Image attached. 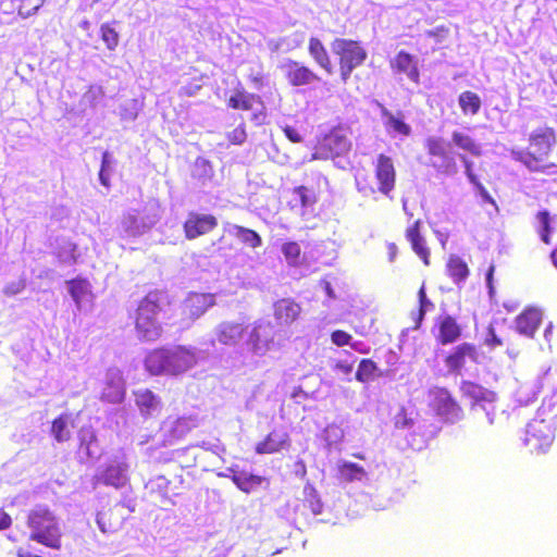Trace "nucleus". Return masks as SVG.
<instances>
[{
    "instance_id": "obj_1",
    "label": "nucleus",
    "mask_w": 557,
    "mask_h": 557,
    "mask_svg": "<svg viewBox=\"0 0 557 557\" xmlns=\"http://www.w3.org/2000/svg\"><path fill=\"white\" fill-rule=\"evenodd\" d=\"M556 144V131L550 126H541L528 135L527 146L512 149L511 156L532 172L557 174V163L550 160Z\"/></svg>"
},
{
    "instance_id": "obj_2",
    "label": "nucleus",
    "mask_w": 557,
    "mask_h": 557,
    "mask_svg": "<svg viewBox=\"0 0 557 557\" xmlns=\"http://www.w3.org/2000/svg\"><path fill=\"white\" fill-rule=\"evenodd\" d=\"M165 290L152 289L140 298L128 317L133 321L136 337L140 342H156L163 334L162 315L170 306Z\"/></svg>"
},
{
    "instance_id": "obj_3",
    "label": "nucleus",
    "mask_w": 557,
    "mask_h": 557,
    "mask_svg": "<svg viewBox=\"0 0 557 557\" xmlns=\"http://www.w3.org/2000/svg\"><path fill=\"white\" fill-rule=\"evenodd\" d=\"M197 364L194 348L177 345L153 348L145 357L146 371L153 375H180Z\"/></svg>"
},
{
    "instance_id": "obj_4",
    "label": "nucleus",
    "mask_w": 557,
    "mask_h": 557,
    "mask_svg": "<svg viewBox=\"0 0 557 557\" xmlns=\"http://www.w3.org/2000/svg\"><path fill=\"white\" fill-rule=\"evenodd\" d=\"M374 178L366 170L355 174L357 191L367 198H374L379 193L388 199H393V191L396 188L397 172L393 159L385 154H377L374 163Z\"/></svg>"
},
{
    "instance_id": "obj_5",
    "label": "nucleus",
    "mask_w": 557,
    "mask_h": 557,
    "mask_svg": "<svg viewBox=\"0 0 557 557\" xmlns=\"http://www.w3.org/2000/svg\"><path fill=\"white\" fill-rule=\"evenodd\" d=\"M27 525L32 530L29 540L52 549L62 547V532L55 517L48 508L38 507L32 510L27 518Z\"/></svg>"
},
{
    "instance_id": "obj_6",
    "label": "nucleus",
    "mask_w": 557,
    "mask_h": 557,
    "mask_svg": "<svg viewBox=\"0 0 557 557\" xmlns=\"http://www.w3.org/2000/svg\"><path fill=\"white\" fill-rule=\"evenodd\" d=\"M331 47L337 58L341 81L346 84L354 70L366 62L367 49L361 41L346 38H335Z\"/></svg>"
},
{
    "instance_id": "obj_7",
    "label": "nucleus",
    "mask_w": 557,
    "mask_h": 557,
    "mask_svg": "<svg viewBox=\"0 0 557 557\" xmlns=\"http://www.w3.org/2000/svg\"><path fill=\"white\" fill-rule=\"evenodd\" d=\"M351 148L347 131L343 127H334L329 133L318 138L312 153L314 160H329L343 156Z\"/></svg>"
},
{
    "instance_id": "obj_8",
    "label": "nucleus",
    "mask_w": 557,
    "mask_h": 557,
    "mask_svg": "<svg viewBox=\"0 0 557 557\" xmlns=\"http://www.w3.org/2000/svg\"><path fill=\"white\" fill-rule=\"evenodd\" d=\"M429 395L430 408L444 422L455 423L462 418V408L446 387L436 386L430 389Z\"/></svg>"
},
{
    "instance_id": "obj_9",
    "label": "nucleus",
    "mask_w": 557,
    "mask_h": 557,
    "mask_svg": "<svg viewBox=\"0 0 557 557\" xmlns=\"http://www.w3.org/2000/svg\"><path fill=\"white\" fill-rule=\"evenodd\" d=\"M258 106L261 110L252 114V120L259 121L265 117V104L261 96L249 92L240 83L226 99V107L237 111H251Z\"/></svg>"
},
{
    "instance_id": "obj_10",
    "label": "nucleus",
    "mask_w": 557,
    "mask_h": 557,
    "mask_svg": "<svg viewBox=\"0 0 557 557\" xmlns=\"http://www.w3.org/2000/svg\"><path fill=\"white\" fill-rule=\"evenodd\" d=\"M467 360L479 363L480 355L478 347L468 342L455 346L444 358V363L449 373L460 375L466 367Z\"/></svg>"
},
{
    "instance_id": "obj_11",
    "label": "nucleus",
    "mask_w": 557,
    "mask_h": 557,
    "mask_svg": "<svg viewBox=\"0 0 557 557\" xmlns=\"http://www.w3.org/2000/svg\"><path fill=\"white\" fill-rule=\"evenodd\" d=\"M553 442L549 425L544 420H532L525 428L524 444L531 453L546 450Z\"/></svg>"
},
{
    "instance_id": "obj_12",
    "label": "nucleus",
    "mask_w": 557,
    "mask_h": 557,
    "mask_svg": "<svg viewBox=\"0 0 557 557\" xmlns=\"http://www.w3.org/2000/svg\"><path fill=\"white\" fill-rule=\"evenodd\" d=\"M282 70L289 86L300 87L319 83L321 77L309 66L295 60H287Z\"/></svg>"
},
{
    "instance_id": "obj_13",
    "label": "nucleus",
    "mask_w": 557,
    "mask_h": 557,
    "mask_svg": "<svg viewBox=\"0 0 557 557\" xmlns=\"http://www.w3.org/2000/svg\"><path fill=\"white\" fill-rule=\"evenodd\" d=\"M218 226V219L213 214L190 212L183 223L184 235L193 240L211 233Z\"/></svg>"
},
{
    "instance_id": "obj_14",
    "label": "nucleus",
    "mask_w": 557,
    "mask_h": 557,
    "mask_svg": "<svg viewBox=\"0 0 557 557\" xmlns=\"http://www.w3.org/2000/svg\"><path fill=\"white\" fill-rule=\"evenodd\" d=\"M543 310L536 306H527L515 319V329L528 338H534L543 322Z\"/></svg>"
},
{
    "instance_id": "obj_15",
    "label": "nucleus",
    "mask_w": 557,
    "mask_h": 557,
    "mask_svg": "<svg viewBox=\"0 0 557 557\" xmlns=\"http://www.w3.org/2000/svg\"><path fill=\"white\" fill-rule=\"evenodd\" d=\"M424 148L429 156L436 157L442 160V164L437 168L438 171L446 175L457 173V164L453 157L447 151V144L441 137H428L424 141Z\"/></svg>"
},
{
    "instance_id": "obj_16",
    "label": "nucleus",
    "mask_w": 557,
    "mask_h": 557,
    "mask_svg": "<svg viewBox=\"0 0 557 557\" xmlns=\"http://www.w3.org/2000/svg\"><path fill=\"white\" fill-rule=\"evenodd\" d=\"M214 302L213 294L190 293L183 302V314L194 321L200 318Z\"/></svg>"
},
{
    "instance_id": "obj_17",
    "label": "nucleus",
    "mask_w": 557,
    "mask_h": 557,
    "mask_svg": "<svg viewBox=\"0 0 557 557\" xmlns=\"http://www.w3.org/2000/svg\"><path fill=\"white\" fill-rule=\"evenodd\" d=\"M435 326L437 329L435 341L437 344L443 346L457 342L462 335L461 325L449 314L440 315L436 320Z\"/></svg>"
},
{
    "instance_id": "obj_18",
    "label": "nucleus",
    "mask_w": 557,
    "mask_h": 557,
    "mask_svg": "<svg viewBox=\"0 0 557 557\" xmlns=\"http://www.w3.org/2000/svg\"><path fill=\"white\" fill-rule=\"evenodd\" d=\"M300 314L301 306L293 298H282L273 304V317L278 326H289Z\"/></svg>"
},
{
    "instance_id": "obj_19",
    "label": "nucleus",
    "mask_w": 557,
    "mask_h": 557,
    "mask_svg": "<svg viewBox=\"0 0 557 557\" xmlns=\"http://www.w3.org/2000/svg\"><path fill=\"white\" fill-rule=\"evenodd\" d=\"M394 73L405 74L416 85L420 84V71L417 60L407 51H399L389 62Z\"/></svg>"
},
{
    "instance_id": "obj_20",
    "label": "nucleus",
    "mask_w": 557,
    "mask_h": 557,
    "mask_svg": "<svg viewBox=\"0 0 557 557\" xmlns=\"http://www.w3.org/2000/svg\"><path fill=\"white\" fill-rule=\"evenodd\" d=\"M287 447H289L288 434L273 430L262 441L257 443L255 451L259 455H269L278 453Z\"/></svg>"
},
{
    "instance_id": "obj_21",
    "label": "nucleus",
    "mask_w": 557,
    "mask_h": 557,
    "mask_svg": "<svg viewBox=\"0 0 557 557\" xmlns=\"http://www.w3.org/2000/svg\"><path fill=\"white\" fill-rule=\"evenodd\" d=\"M245 331L243 323L225 321L216 326L215 338L222 345L233 346L243 338Z\"/></svg>"
},
{
    "instance_id": "obj_22",
    "label": "nucleus",
    "mask_w": 557,
    "mask_h": 557,
    "mask_svg": "<svg viewBox=\"0 0 557 557\" xmlns=\"http://www.w3.org/2000/svg\"><path fill=\"white\" fill-rule=\"evenodd\" d=\"M421 221H414L407 227L405 236L410 243L412 250L423 261L424 265H430V249L426 247L425 240L421 235Z\"/></svg>"
},
{
    "instance_id": "obj_23",
    "label": "nucleus",
    "mask_w": 557,
    "mask_h": 557,
    "mask_svg": "<svg viewBox=\"0 0 557 557\" xmlns=\"http://www.w3.org/2000/svg\"><path fill=\"white\" fill-rule=\"evenodd\" d=\"M273 338L268 333L263 324H256L249 333L247 345L250 350L259 356H263L271 347Z\"/></svg>"
},
{
    "instance_id": "obj_24",
    "label": "nucleus",
    "mask_w": 557,
    "mask_h": 557,
    "mask_svg": "<svg viewBox=\"0 0 557 557\" xmlns=\"http://www.w3.org/2000/svg\"><path fill=\"white\" fill-rule=\"evenodd\" d=\"M308 52L313 59V61L326 73L333 74L334 67L330 58V54L322 44V41L317 37H311L308 42Z\"/></svg>"
},
{
    "instance_id": "obj_25",
    "label": "nucleus",
    "mask_w": 557,
    "mask_h": 557,
    "mask_svg": "<svg viewBox=\"0 0 557 557\" xmlns=\"http://www.w3.org/2000/svg\"><path fill=\"white\" fill-rule=\"evenodd\" d=\"M101 480L106 485H111L115 488L123 487L128 481L126 466L119 462L108 465L101 474Z\"/></svg>"
},
{
    "instance_id": "obj_26",
    "label": "nucleus",
    "mask_w": 557,
    "mask_h": 557,
    "mask_svg": "<svg viewBox=\"0 0 557 557\" xmlns=\"http://www.w3.org/2000/svg\"><path fill=\"white\" fill-rule=\"evenodd\" d=\"M294 199L290 202L292 208H308L318 202V193L308 186L300 185L292 190Z\"/></svg>"
},
{
    "instance_id": "obj_27",
    "label": "nucleus",
    "mask_w": 557,
    "mask_h": 557,
    "mask_svg": "<svg viewBox=\"0 0 557 557\" xmlns=\"http://www.w3.org/2000/svg\"><path fill=\"white\" fill-rule=\"evenodd\" d=\"M451 140L457 148L468 152L469 154L473 157L482 156L481 145L476 143L475 139L472 138L470 135L459 131H455L451 134Z\"/></svg>"
},
{
    "instance_id": "obj_28",
    "label": "nucleus",
    "mask_w": 557,
    "mask_h": 557,
    "mask_svg": "<svg viewBox=\"0 0 557 557\" xmlns=\"http://www.w3.org/2000/svg\"><path fill=\"white\" fill-rule=\"evenodd\" d=\"M460 391L463 396L474 400V403L491 401L494 399V394L483 386L472 381H462L460 384Z\"/></svg>"
},
{
    "instance_id": "obj_29",
    "label": "nucleus",
    "mask_w": 557,
    "mask_h": 557,
    "mask_svg": "<svg viewBox=\"0 0 557 557\" xmlns=\"http://www.w3.org/2000/svg\"><path fill=\"white\" fill-rule=\"evenodd\" d=\"M458 104L463 115H476L481 110L482 100L476 92L465 90L458 97Z\"/></svg>"
},
{
    "instance_id": "obj_30",
    "label": "nucleus",
    "mask_w": 557,
    "mask_h": 557,
    "mask_svg": "<svg viewBox=\"0 0 557 557\" xmlns=\"http://www.w3.org/2000/svg\"><path fill=\"white\" fill-rule=\"evenodd\" d=\"M484 343L487 347L491 349H495L497 347L507 345V354L510 357H517L520 354L519 346L515 343H512L509 338H503L498 336L495 332V329L490 325L487 327L486 337L484 339Z\"/></svg>"
},
{
    "instance_id": "obj_31",
    "label": "nucleus",
    "mask_w": 557,
    "mask_h": 557,
    "mask_svg": "<svg viewBox=\"0 0 557 557\" xmlns=\"http://www.w3.org/2000/svg\"><path fill=\"white\" fill-rule=\"evenodd\" d=\"M123 518L114 508L102 510L97 515V523L102 532H114L122 525Z\"/></svg>"
},
{
    "instance_id": "obj_32",
    "label": "nucleus",
    "mask_w": 557,
    "mask_h": 557,
    "mask_svg": "<svg viewBox=\"0 0 557 557\" xmlns=\"http://www.w3.org/2000/svg\"><path fill=\"white\" fill-rule=\"evenodd\" d=\"M382 115L384 117V125L387 129H391L401 136H409L411 134V127L404 121L400 112L395 115L391 111L384 109L382 111Z\"/></svg>"
},
{
    "instance_id": "obj_33",
    "label": "nucleus",
    "mask_w": 557,
    "mask_h": 557,
    "mask_svg": "<svg viewBox=\"0 0 557 557\" xmlns=\"http://www.w3.org/2000/svg\"><path fill=\"white\" fill-rule=\"evenodd\" d=\"M337 474L341 482L349 483L362 480L366 476V471L357 463L344 461L338 465Z\"/></svg>"
},
{
    "instance_id": "obj_34",
    "label": "nucleus",
    "mask_w": 557,
    "mask_h": 557,
    "mask_svg": "<svg viewBox=\"0 0 557 557\" xmlns=\"http://www.w3.org/2000/svg\"><path fill=\"white\" fill-rule=\"evenodd\" d=\"M447 275L454 283L463 282L469 275L467 263L458 256H450L446 265Z\"/></svg>"
},
{
    "instance_id": "obj_35",
    "label": "nucleus",
    "mask_w": 557,
    "mask_h": 557,
    "mask_svg": "<svg viewBox=\"0 0 557 557\" xmlns=\"http://www.w3.org/2000/svg\"><path fill=\"white\" fill-rule=\"evenodd\" d=\"M135 404L144 416H150L157 408L158 397L150 389L135 392Z\"/></svg>"
},
{
    "instance_id": "obj_36",
    "label": "nucleus",
    "mask_w": 557,
    "mask_h": 557,
    "mask_svg": "<svg viewBox=\"0 0 557 557\" xmlns=\"http://www.w3.org/2000/svg\"><path fill=\"white\" fill-rule=\"evenodd\" d=\"M69 423L70 416L66 413L60 414L51 422V434L57 442L63 443L71 438Z\"/></svg>"
},
{
    "instance_id": "obj_37",
    "label": "nucleus",
    "mask_w": 557,
    "mask_h": 557,
    "mask_svg": "<svg viewBox=\"0 0 557 557\" xmlns=\"http://www.w3.org/2000/svg\"><path fill=\"white\" fill-rule=\"evenodd\" d=\"M232 481L240 491L245 493H250L252 490H255L262 483V478L259 475L239 472L233 474Z\"/></svg>"
},
{
    "instance_id": "obj_38",
    "label": "nucleus",
    "mask_w": 557,
    "mask_h": 557,
    "mask_svg": "<svg viewBox=\"0 0 557 557\" xmlns=\"http://www.w3.org/2000/svg\"><path fill=\"white\" fill-rule=\"evenodd\" d=\"M536 220L539 222L537 234L541 240L549 245L552 243V226H550V214L547 210H542L536 213Z\"/></svg>"
},
{
    "instance_id": "obj_39",
    "label": "nucleus",
    "mask_w": 557,
    "mask_h": 557,
    "mask_svg": "<svg viewBox=\"0 0 557 557\" xmlns=\"http://www.w3.org/2000/svg\"><path fill=\"white\" fill-rule=\"evenodd\" d=\"M233 230L239 240L249 247L258 248L262 245V239L256 231L240 225H234Z\"/></svg>"
},
{
    "instance_id": "obj_40",
    "label": "nucleus",
    "mask_w": 557,
    "mask_h": 557,
    "mask_svg": "<svg viewBox=\"0 0 557 557\" xmlns=\"http://www.w3.org/2000/svg\"><path fill=\"white\" fill-rule=\"evenodd\" d=\"M377 366L372 359H362L359 362L355 377L360 383H367L375 377Z\"/></svg>"
},
{
    "instance_id": "obj_41",
    "label": "nucleus",
    "mask_w": 557,
    "mask_h": 557,
    "mask_svg": "<svg viewBox=\"0 0 557 557\" xmlns=\"http://www.w3.org/2000/svg\"><path fill=\"white\" fill-rule=\"evenodd\" d=\"M100 38L110 51H114L120 42V35L109 23H103L99 29Z\"/></svg>"
},
{
    "instance_id": "obj_42",
    "label": "nucleus",
    "mask_w": 557,
    "mask_h": 557,
    "mask_svg": "<svg viewBox=\"0 0 557 557\" xmlns=\"http://www.w3.org/2000/svg\"><path fill=\"white\" fill-rule=\"evenodd\" d=\"M281 251L289 265L297 267L301 263V248L298 243L286 242L282 245Z\"/></svg>"
},
{
    "instance_id": "obj_43",
    "label": "nucleus",
    "mask_w": 557,
    "mask_h": 557,
    "mask_svg": "<svg viewBox=\"0 0 557 557\" xmlns=\"http://www.w3.org/2000/svg\"><path fill=\"white\" fill-rule=\"evenodd\" d=\"M122 227L125 233L136 236L141 233L143 225L138 218L133 213H126L121 221Z\"/></svg>"
},
{
    "instance_id": "obj_44",
    "label": "nucleus",
    "mask_w": 557,
    "mask_h": 557,
    "mask_svg": "<svg viewBox=\"0 0 557 557\" xmlns=\"http://www.w3.org/2000/svg\"><path fill=\"white\" fill-rule=\"evenodd\" d=\"M71 296L76 302H79L83 296L87 293L88 282L85 278H73L67 282Z\"/></svg>"
},
{
    "instance_id": "obj_45",
    "label": "nucleus",
    "mask_w": 557,
    "mask_h": 557,
    "mask_svg": "<svg viewBox=\"0 0 557 557\" xmlns=\"http://www.w3.org/2000/svg\"><path fill=\"white\" fill-rule=\"evenodd\" d=\"M42 3V0H20L17 13L22 17H28L35 14Z\"/></svg>"
},
{
    "instance_id": "obj_46",
    "label": "nucleus",
    "mask_w": 557,
    "mask_h": 557,
    "mask_svg": "<svg viewBox=\"0 0 557 557\" xmlns=\"http://www.w3.org/2000/svg\"><path fill=\"white\" fill-rule=\"evenodd\" d=\"M226 137H227V140L232 145H242V144H244L246 141V139H247V133H246L245 125L244 124L238 125L232 132H230L226 135Z\"/></svg>"
},
{
    "instance_id": "obj_47",
    "label": "nucleus",
    "mask_w": 557,
    "mask_h": 557,
    "mask_svg": "<svg viewBox=\"0 0 557 557\" xmlns=\"http://www.w3.org/2000/svg\"><path fill=\"white\" fill-rule=\"evenodd\" d=\"M110 387H113L112 393H103V398L111 403H120L124 398V387L122 383L113 384L112 382L108 383Z\"/></svg>"
},
{
    "instance_id": "obj_48",
    "label": "nucleus",
    "mask_w": 557,
    "mask_h": 557,
    "mask_svg": "<svg viewBox=\"0 0 557 557\" xmlns=\"http://www.w3.org/2000/svg\"><path fill=\"white\" fill-rule=\"evenodd\" d=\"M331 341L337 347H343L351 343V335L343 330H335L331 333Z\"/></svg>"
},
{
    "instance_id": "obj_49",
    "label": "nucleus",
    "mask_w": 557,
    "mask_h": 557,
    "mask_svg": "<svg viewBox=\"0 0 557 557\" xmlns=\"http://www.w3.org/2000/svg\"><path fill=\"white\" fill-rule=\"evenodd\" d=\"M448 34V27L443 25L426 32V36L433 38L436 42L444 41L447 38Z\"/></svg>"
},
{
    "instance_id": "obj_50",
    "label": "nucleus",
    "mask_w": 557,
    "mask_h": 557,
    "mask_svg": "<svg viewBox=\"0 0 557 557\" xmlns=\"http://www.w3.org/2000/svg\"><path fill=\"white\" fill-rule=\"evenodd\" d=\"M304 506L310 508L313 515L321 513L323 508L322 503L317 498L315 494H311L310 497H307L304 500Z\"/></svg>"
},
{
    "instance_id": "obj_51",
    "label": "nucleus",
    "mask_w": 557,
    "mask_h": 557,
    "mask_svg": "<svg viewBox=\"0 0 557 557\" xmlns=\"http://www.w3.org/2000/svg\"><path fill=\"white\" fill-rule=\"evenodd\" d=\"M460 160L463 163L465 166V173L470 183L476 184L478 177L473 172V163L463 154L460 156Z\"/></svg>"
},
{
    "instance_id": "obj_52",
    "label": "nucleus",
    "mask_w": 557,
    "mask_h": 557,
    "mask_svg": "<svg viewBox=\"0 0 557 557\" xmlns=\"http://www.w3.org/2000/svg\"><path fill=\"white\" fill-rule=\"evenodd\" d=\"M418 300H419V308L418 309H420V310L428 311L429 309H431L433 307V304L426 297L424 285H422L419 288Z\"/></svg>"
},
{
    "instance_id": "obj_53",
    "label": "nucleus",
    "mask_w": 557,
    "mask_h": 557,
    "mask_svg": "<svg viewBox=\"0 0 557 557\" xmlns=\"http://www.w3.org/2000/svg\"><path fill=\"white\" fill-rule=\"evenodd\" d=\"M283 133L285 134V136L292 141V143H301L302 141V136L300 135V133L298 132V129H296L295 127L290 126V125H286L283 127Z\"/></svg>"
},
{
    "instance_id": "obj_54",
    "label": "nucleus",
    "mask_w": 557,
    "mask_h": 557,
    "mask_svg": "<svg viewBox=\"0 0 557 557\" xmlns=\"http://www.w3.org/2000/svg\"><path fill=\"white\" fill-rule=\"evenodd\" d=\"M426 311H423V310H416L411 313L410 315V319L412 321V329L413 330H419L422 322H423V319H424V315H425Z\"/></svg>"
},
{
    "instance_id": "obj_55",
    "label": "nucleus",
    "mask_w": 557,
    "mask_h": 557,
    "mask_svg": "<svg viewBox=\"0 0 557 557\" xmlns=\"http://www.w3.org/2000/svg\"><path fill=\"white\" fill-rule=\"evenodd\" d=\"M249 82L257 88H261L265 85V75L261 72L250 73Z\"/></svg>"
},
{
    "instance_id": "obj_56",
    "label": "nucleus",
    "mask_w": 557,
    "mask_h": 557,
    "mask_svg": "<svg viewBox=\"0 0 557 557\" xmlns=\"http://www.w3.org/2000/svg\"><path fill=\"white\" fill-rule=\"evenodd\" d=\"M12 524V518L2 508H0V531L7 530Z\"/></svg>"
},
{
    "instance_id": "obj_57",
    "label": "nucleus",
    "mask_w": 557,
    "mask_h": 557,
    "mask_svg": "<svg viewBox=\"0 0 557 557\" xmlns=\"http://www.w3.org/2000/svg\"><path fill=\"white\" fill-rule=\"evenodd\" d=\"M349 345H350V347H351L354 350H356V351H358V352H360V354H364V355H367V354H369V352H370V347H368L367 345H364L362 342H354V343H350Z\"/></svg>"
},
{
    "instance_id": "obj_58",
    "label": "nucleus",
    "mask_w": 557,
    "mask_h": 557,
    "mask_svg": "<svg viewBox=\"0 0 557 557\" xmlns=\"http://www.w3.org/2000/svg\"><path fill=\"white\" fill-rule=\"evenodd\" d=\"M476 189L480 191L481 196L488 202H492L494 203V200L493 198L491 197V195L488 194V191L486 190V188L479 182L476 181V184H473Z\"/></svg>"
},
{
    "instance_id": "obj_59",
    "label": "nucleus",
    "mask_w": 557,
    "mask_h": 557,
    "mask_svg": "<svg viewBox=\"0 0 557 557\" xmlns=\"http://www.w3.org/2000/svg\"><path fill=\"white\" fill-rule=\"evenodd\" d=\"M16 557H42V556L34 554V553H32L30 550H28V549H26L24 547H20L16 550Z\"/></svg>"
},
{
    "instance_id": "obj_60",
    "label": "nucleus",
    "mask_w": 557,
    "mask_h": 557,
    "mask_svg": "<svg viewBox=\"0 0 557 557\" xmlns=\"http://www.w3.org/2000/svg\"><path fill=\"white\" fill-rule=\"evenodd\" d=\"M495 271V267L492 264L490 265L487 272H486V282L490 288H492V281H493V274Z\"/></svg>"
},
{
    "instance_id": "obj_61",
    "label": "nucleus",
    "mask_w": 557,
    "mask_h": 557,
    "mask_svg": "<svg viewBox=\"0 0 557 557\" xmlns=\"http://www.w3.org/2000/svg\"><path fill=\"white\" fill-rule=\"evenodd\" d=\"M99 180L103 186H109V177L106 174V171H99Z\"/></svg>"
},
{
    "instance_id": "obj_62",
    "label": "nucleus",
    "mask_w": 557,
    "mask_h": 557,
    "mask_svg": "<svg viewBox=\"0 0 557 557\" xmlns=\"http://www.w3.org/2000/svg\"><path fill=\"white\" fill-rule=\"evenodd\" d=\"M109 165V160H108V152H104L103 156H102V162H101V169L100 171H106V169L108 168Z\"/></svg>"
},
{
    "instance_id": "obj_63",
    "label": "nucleus",
    "mask_w": 557,
    "mask_h": 557,
    "mask_svg": "<svg viewBox=\"0 0 557 557\" xmlns=\"http://www.w3.org/2000/svg\"><path fill=\"white\" fill-rule=\"evenodd\" d=\"M552 330H553V324L549 323L546 326L545 331H544V336H545L546 339H549V335L552 334Z\"/></svg>"
},
{
    "instance_id": "obj_64",
    "label": "nucleus",
    "mask_w": 557,
    "mask_h": 557,
    "mask_svg": "<svg viewBox=\"0 0 557 557\" xmlns=\"http://www.w3.org/2000/svg\"><path fill=\"white\" fill-rule=\"evenodd\" d=\"M300 394H304V395H305V393H304V391L301 389V387H300V386H298V387L294 388V392L292 393V397H293V398H296V397H298Z\"/></svg>"
}]
</instances>
